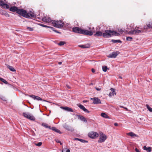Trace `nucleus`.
Here are the masks:
<instances>
[{
    "mask_svg": "<svg viewBox=\"0 0 152 152\" xmlns=\"http://www.w3.org/2000/svg\"><path fill=\"white\" fill-rule=\"evenodd\" d=\"M143 149L147 151V152H151V147H147L146 146L143 147Z\"/></svg>",
    "mask_w": 152,
    "mask_h": 152,
    "instance_id": "nucleus-23",
    "label": "nucleus"
},
{
    "mask_svg": "<svg viewBox=\"0 0 152 152\" xmlns=\"http://www.w3.org/2000/svg\"><path fill=\"white\" fill-rule=\"evenodd\" d=\"M42 20L44 22L47 23H49L52 21L50 17H45L42 19Z\"/></svg>",
    "mask_w": 152,
    "mask_h": 152,
    "instance_id": "nucleus-15",
    "label": "nucleus"
},
{
    "mask_svg": "<svg viewBox=\"0 0 152 152\" xmlns=\"http://www.w3.org/2000/svg\"><path fill=\"white\" fill-rule=\"evenodd\" d=\"M1 99L3 100L4 101H7V100L4 97H2V98H1Z\"/></svg>",
    "mask_w": 152,
    "mask_h": 152,
    "instance_id": "nucleus-44",
    "label": "nucleus"
},
{
    "mask_svg": "<svg viewBox=\"0 0 152 152\" xmlns=\"http://www.w3.org/2000/svg\"><path fill=\"white\" fill-rule=\"evenodd\" d=\"M107 137L102 132H101L99 134V139L98 142L99 143H102L104 142L106 139Z\"/></svg>",
    "mask_w": 152,
    "mask_h": 152,
    "instance_id": "nucleus-5",
    "label": "nucleus"
},
{
    "mask_svg": "<svg viewBox=\"0 0 152 152\" xmlns=\"http://www.w3.org/2000/svg\"><path fill=\"white\" fill-rule=\"evenodd\" d=\"M112 42H113L114 43H116L117 42L118 43H121V41L119 39L117 40H115V39H112L111 40Z\"/></svg>",
    "mask_w": 152,
    "mask_h": 152,
    "instance_id": "nucleus-29",
    "label": "nucleus"
},
{
    "mask_svg": "<svg viewBox=\"0 0 152 152\" xmlns=\"http://www.w3.org/2000/svg\"><path fill=\"white\" fill-rule=\"evenodd\" d=\"M3 1L2 0H0V5L1 6Z\"/></svg>",
    "mask_w": 152,
    "mask_h": 152,
    "instance_id": "nucleus-49",
    "label": "nucleus"
},
{
    "mask_svg": "<svg viewBox=\"0 0 152 152\" xmlns=\"http://www.w3.org/2000/svg\"><path fill=\"white\" fill-rule=\"evenodd\" d=\"M17 13L24 17L27 18L28 17V15H26L27 13L26 11L23 9H18L17 12Z\"/></svg>",
    "mask_w": 152,
    "mask_h": 152,
    "instance_id": "nucleus-4",
    "label": "nucleus"
},
{
    "mask_svg": "<svg viewBox=\"0 0 152 152\" xmlns=\"http://www.w3.org/2000/svg\"><path fill=\"white\" fill-rule=\"evenodd\" d=\"M135 151L136 152H140V151L137 148H135Z\"/></svg>",
    "mask_w": 152,
    "mask_h": 152,
    "instance_id": "nucleus-46",
    "label": "nucleus"
},
{
    "mask_svg": "<svg viewBox=\"0 0 152 152\" xmlns=\"http://www.w3.org/2000/svg\"><path fill=\"white\" fill-rule=\"evenodd\" d=\"M42 125L46 128H47V127H48V124H46L45 123H42Z\"/></svg>",
    "mask_w": 152,
    "mask_h": 152,
    "instance_id": "nucleus-39",
    "label": "nucleus"
},
{
    "mask_svg": "<svg viewBox=\"0 0 152 152\" xmlns=\"http://www.w3.org/2000/svg\"><path fill=\"white\" fill-rule=\"evenodd\" d=\"M72 31L78 34H83L89 36H91L93 35L92 31L86 30L82 29L78 27L73 28L72 29Z\"/></svg>",
    "mask_w": 152,
    "mask_h": 152,
    "instance_id": "nucleus-1",
    "label": "nucleus"
},
{
    "mask_svg": "<svg viewBox=\"0 0 152 152\" xmlns=\"http://www.w3.org/2000/svg\"><path fill=\"white\" fill-rule=\"evenodd\" d=\"M103 33L101 31H97L96 33L94 34V36L96 37L103 36Z\"/></svg>",
    "mask_w": 152,
    "mask_h": 152,
    "instance_id": "nucleus-21",
    "label": "nucleus"
},
{
    "mask_svg": "<svg viewBox=\"0 0 152 152\" xmlns=\"http://www.w3.org/2000/svg\"><path fill=\"white\" fill-rule=\"evenodd\" d=\"M94 98H91L90 99L91 100H93V101H94Z\"/></svg>",
    "mask_w": 152,
    "mask_h": 152,
    "instance_id": "nucleus-56",
    "label": "nucleus"
},
{
    "mask_svg": "<svg viewBox=\"0 0 152 152\" xmlns=\"http://www.w3.org/2000/svg\"><path fill=\"white\" fill-rule=\"evenodd\" d=\"M120 107L122 108H124V107L120 106Z\"/></svg>",
    "mask_w": 152,
    "mask_h": 152,
    "instance_id": "nucleus-59",
    "label": "nucleus"
},
{
    "mask_svg": "<svg viewBox=\"0 0 152 152\" xmlns=\"http://www.w3.org/2000/svg\"><path fill=\"white\" fill-rule=\"evenodd\" d=\"M1 6L4 8L8 9L9 8V5L6 4L4 3L3 2Z\"/></svg>",
    "mask_w": 152,
    "mask_h": 152,
    "instance_id": "nucleus-26",
    "label": "nucleus"
},
{
    "mask_svg": "<svg viewBox=\"0 0 152 152\" xmlns=\"http://www.w3.org/2000/svg\"><path fill=\"white\" fill-rule=\"evenodd\" d=\"M119 78H121V79H122V77H121V76L119 77Z\"/></svg>",
    "mask_w": 152,
    "mask_h": 152,
    "instance_id": "nucleus-60",
    "label": "nucleus"
},
{
    "mask_svg": "<svg viewBox=\"0 0 152 152\" xmlns=\"http://www.w3.org/2000/svg\"><path fill=\"white\" fill-rule=\"evenodd\" d=\"M102 69L103 71L104 72H106L107 69H108L107 66H102Z\"/></svg>",
    "mask_w": 152,
    "mask_h": 152,
    "instance_id": "nucleus-32",
    "label": "nucleus"
},
{
    "mask_svg": "<svg viewBox=\"0 0 152 152\" xmlns=\"http://www.w3.org/2000/svg\"><path fill=\"white\" fill-rule=\"evenodd\" d=\"M23 115L24 117L29 119L33 121L35 120V117L31 115V114H30L28 113H23Z\"/></svg>",
    "mask_w": 152,
    "mask_h": 152,
    "instance_id": "nucleus-7",
    "label": "nucleus"
},
{
    "mask_svg": "<svg viewBox=\"0 0 152 152\" xmlns=\"http://www.w3.org/2000/svg\"><path fill=\"white\" fill-rule=\"evenodd\" d=\"M55 141H56L57 142L59 143V142H60V141L59 140H58V139L55 140Z\"/></svg>",
    "mask_w": 152,
    "mask_h": 152,
    "instance_id": "nucleus-45",
    "label": "nucleus"
},
{
    "mask_svg": "<svg viewBox=\"0 0 152 152\" xmlns=\"http://www.w3.org/2000/svg\"><path fill=\"white\" fill-rule=\"evenodd\" d=\"M18 10V8L17 7H15V6L11 7L10 8V11L13 12H16L17 13Z\"/></svg>",
    "mask_w": 152,
    "mask_h": 152,
    "instance_id": "nucleus-17",
    "label": "nucleus"
},
{
    "mask_svg": "<svg viewBox=\"0 0 152 152\" xmlns=\"http://www.w3.org/2000/svg\"><path fill=\"white\" fill-rule=\"evenodd\" d=\"M51 129H52L53 130L55 131V132L59 133V134H61V132L60 131L56 129V128L54 127H52L51 128Z\"/></svg>",
    "mask_w": 152,
    "mask_h": 152,
    "instance_id": "nucleus-22",
    "label": "nucleus"
},
{
    "mask_svg": "<svg viewBox=\"0 0 152 152\" xmlns=\"http://www.w3.org/2000/svg\"><path fill=\"white\" fill-rule=\"evenodd\" d=\"M2 79V78H0V80H1V79Z\"/></svg>",
    "mask_w": 152,
    "mask_h": 152,
    "instance_id": "nucleus-63",
    "label": "nucleus"
},
{
    "mask_svg": "<svg viewBox=\"0 0 152 152\" xmlns=\"http://www.w3.org/2000/svg\"><path fill=\"white\" fill-rule=\"evenodd\" d=\"M124 108L125 109H127V108L124 107Z\"/></svg>",
    "mask_w": 152,
    "mask_h": 152,
    "instance_id": "nucleus-62",
    "label": "nucleus"
},
{
    "mask_svg": "<svg viewBox=\"0 0 152 152\" xmlns=\"http://www.w3.org/2000/svg\"><path fill=\"white\" fill-rule=\"evenodd\" d=\"M91 71H92V72H93V73H94L95 72V70L94 69H92Z\"/></svg>",
    "mask_w": 152,
    "mask_h": 152,
    "instance_id": "nucleus-47",
    "label": "nucleus"
},
{
    "mask_svg": "<svg viewBox=\"0 0 152 152\" xmlns=\"http://www.w3.org/2000/svg\"><path fill=\"white\" fill-rule=\"evenodd\" d=\"M80 139H79V138H74L75 140H79H79H80Z\"/></svg>",
    "mask_w": 152,
    "mask_h": 152,
    "instance_id": "nucleus-50",
    "label": "nucleus"
},
{
    "mask_svg": "<svg viewBox=\"0 0 152 152\" xmlns=\"http://www.w3.org/2000/svg\"><path fill=\"white\" fill-rule=\"evenodd\" d=\"M62 63V62H58V64H61Z\"/></svg>",
    "mask_w": 152,
    "mask_h": 152,
    "instance_id": "nucleus-57",
    "label": "nucleus"
},
{
    "mask_svg": "<svg viewBox=\"0 0 152 152\" xmlns=\"http://www.w3.org/2000/svg\"><path fill=\"white\" fill-rule=\"evenodd\" d=\"M83 102H88V101H87V100H83Z\"/></svg>",
    "mask_w": 152,
    "mask_h": 152,
    "instance_id": "nucleus-55",
    "label": "nucleus"
},
{
    "mask_svg": "<svg viewBox=\"0 0 152 152\" xmlns=\"http://www.w3.org/2000/svg\"><path fill=\"white\" fill-rule=\"evenodd\" d=\"M127 134L130 136H131L132 137H133L134 136L137 137V135L134 134L132 132H130L129 133H128Z\"/></svg>",
    "mask_w": 152,
    "mask_h": 152,
    "instance_id": "nucleus-28",
    "label": "nucleus"
},
{
    "mask_svg": "<svg viewBox=\"0 0 152 152\" xmlns=\"http://www.w3.org/2000/svg\"><path fill=\"white\" fill-rule=\"evenodd\" d=\"M42 143L41 142H40L38 143H35V144L36 146H40L42 145Z\"/></svg>",
    "mask_w": 152,
    "mask_h": 152,
    "instance_id": "nucleus-38",
    "label": "nucleus"
},
{
    "mask_svg": "<svg viewBox=\"0 0 152 152\" xmlns=\"http://www.w3.org/2000/svg\"><path fill=\"white\" fill-rule=\"evenodd\" d=\"M0 13L2 15H4L6 16H8V17L9 16V15L8 13H7L5 11H4V10L1 11L0 12Z\"/></svg>",
    "mask_w": 152,
    "mask_h": 152,
    "instance_id": "nucleus-24",
    "label": "nucleus"
},
{
    "mask_svg": "<svg viewBox=\"0 0 152 152\" xmlns=\"http://www.w3.org/2000/svg\"><path fill=\"white\" fill-rule=\"evenodd\" d=\"M66 43V42L64 41H61L58 44V45L60 46H62L64 45V44Z\"/></svg>",
    "mask_w": 152,
    "mask_h": 152,
    "instance_id": "nucleus-34",
    "label": "nucleus"
},
{
    "mask_svg": "<svg viewBox=\"0 0 152 152\" xmlns=\"http://www.w3.org/2000/svg\"><path fill=\"white\" fill-rule=\"evenodd\" d=\"M53 26L57 28H61L64 26V23L61 20L59 21L53 20L52 22Z\"/></svg>",
    "mask_w": 152,
    "mask_h": 152,
    "instance_id": "nucleus-3",
    "label": "nucleus"
},
{
    "mask_svg": "<svg viewBox=\"0 0 152 152\" xmlns=\"http://www.w3.org/2000/svg\"><path fill=\"white\" fill-rule=\"evenodd\" d=\"M59 143H60V144L61 145H62V144L61 142H59Z\"/></svg>",
    "mask_w": 152,
    "mask_h": 152,
    "instance_id": "nucleus-58",
    "label": "nucleus"
},
{
    "mask_svg": "<svg viewBox=\"0 0 152 152\" xmlns=\"http://www.w3.org/2000/svg\"><path fill=\"white\" fill-rule=\"evenodd\" d=\"M63 126L64 128L68 131L72 132L74 130V129L73 128H71L69 126L67 125L66 124H65Z\"/></svg>",
    "mask_w": 152,
    "mask_h": 152,
    "instance_id": "nucleus-16",
    "label": "nucleus"
},
{
    "mask_svg": "<svg viewBox=\"0 0 152 152\" xmlns=\"http://www.w3.org/2000/svg\"><path fill=\"white\" fill-rule=\"evenodd\" d=\"M133 39L131 37H126V39L127 41H131Z\"/></svg>",
    "mask_w": 152,
    "mask_h": 152,
    "instance_id": "nucleus-37",
    "label": "nucleus"
},
{
    "mask_svg": "<svg viewBox=\"0 0 152 152\" xmlns=\"http://www.w3.org/2000/svg\"><path fill=\"white\" fill-rule=\"evenodd\" d=\"M39 25L40 26H41L42 27H44V25L42 24H40Z\"/></svg>",
    "mask_w": 152,
    "mask_h": 152,
    "instance_id": "nucleus-54",
    "label": "nucleus"
},
{
    "mask_svg": "<svg viewBox=\"0 0 152 152\" xmlns=\"http://www.w3.org/2000/svg\"><path fill=\"white\" fill-rule=\"evenodd\" d=\"M95 88L98 91H100L101 90V88H99L96 87H95Z\"/></svg>",
    "mask_w": 152,
    "mask_h": 152,
    "instance_id": "nucleus-43",
    "label": "nucleus"
},
{
    "mask_svg": "<svg viewBox=\"0 0 152 152\" xmlns=\"http://www.w3.org/2000/svg\"><path fill=\"white\" fill-rule=\"evenodd\" d=\"M7 67L12 72H15L16 71L15 69L12 66L8 65Z\"/></svg>",
    "mask_w": 152,
    "mask_h": 152,
    "instance_id": "nucleus-27",
    "label": "nucleus"
},
{
    "mask_svg": "<svg viewBox=\"0 0 152 152\" xmlns=\"http://www.w3.org/2000/svg\"><path fill=\"white\" fill-rule=\"evenodd\" d=\"M1 81L6 84H7L8 83L3 78L1 79Z\"/></svg>",
    "mask_w": 152,
    "mask_h": 152,
    "instance_id": "nucleus-41",
    "label": "nucleus"
},
{
    "mask_svg": "<svg viewBox=\"0 0 152 152\" xmlns=\"http://www.w3.org/2000/svg\"><path fill=\"white\" fill-rule=\"evenodd\" d=\"M110 90L111 91V92H110L109 94V97H111L112 96H114V94L116 95V94L115 89L113 88H111Z\"/></svg>",
    "mask_w": 152,
    "mask_h": 152,
    "instance_id": "nucleus-14",
    "label": "nucleus"
},
{
    "mask_svg": "<svg viewBox=\"0 0 152 152\" xmlns=\"http://www.w3.org/2000/svg\"><path fill=\"white\" fill-rule=\"evenodd\" d=\"M134 30H131L129 32L128 34H134Z\"/></svg>",
    "mask_w": 152,
    "mask_h": 152,
    "instance_id": "nucleus-40",
    "label": "nucleus"
},
{
    "mask_svg": "<svg viewBox=\"0 0 152 152\" xmlns=\"http://www.w3.org/2000/svg\"><path fill=\"white\" fill-rule=\"evenodd\" d=\"M26 15H27L28 16V17L26 18H29L31 17L34 18L36 16L34 12L31 11H30L29 13L27 12Z\"/></svg>",
    "mask_w": 152,
    "mask_h": 152,
    "instance_id": "nucleus-11",
    "label": "nucleus"
},
{
    "mask_svg": "<svg viewBox=\"0 0 152 152\" xmlns=\"http://www.w3.org/2000/svg\"><path fill=\"white\" fill-rule=\"evenodd\" d=\"M79 46L81 48H87L89 47V46H87V45H79Z\"/></svg>",
    "mask_w": 152,
    "mask_h": 152,
    "instance_id": "nucleus-35",
    "label": "nucleus"
},
{
    "mask_svg": "<svg viewBox=\"0 0 152 152\" xmlns=\"http://www.w3.org/2000/svg\"><path fill=\"white\" fill-rule=\"evenodd\" d=\"M118 31L119 32H123V31L121 29L119 30Z\"/></svg>",
    "mask_w": 152,
    "mask_h": 152,
    "instance_id": "nucleus-52",
    "label": "nucleus"
},
{
    "mask_svg": "<svg viewBox=\"0 0 152 152\" xmlns=\"http://www.w3.org/2000/svg\"><path fill=\"white\" fill-rule=\"evenodd\" d=\"M88 136L90 138L94 139L99 136V134L96 132H91L88 134Z\"/></svg>",
    "mask_w": 152,
    "mask_h": 152,
    "instance_id": "nucleus-6",
    "label": "nucleus"
},
{
    "mask_svg": "<svg viewBox=\"0 0 152 152\" xmlns=\"http://www.w3.org/2000/svg\"><path fill=\"white\" fill-rule=\"evenodd\" d=\"M30 96L34 100H36L38 101L40 100L42 101H46V100H43L41 98L37 96H36L34 95H31Z\"/></svg>",
    "mask_w": 152,
    "mask_h": 152,
    "instance_id": "nucleus-10",
    "label": "nucleus"
},
{
    "mask_svg": "<svg viewBox=\"0 0 152 152\" xmlns=\"http://www.w3.org/2000/svg\"><path fill=\"white\" fill-rule=\"evenodd\" d=\"M78 106L85 112L87 113H89V111L87 109H86L83 105L81 104H78Z\"/></svg>",
    "mask_w": 152,
    "mask_h": 152,
    "instance_id": "nucleus-13",
    "label": "nucleus"
},
{
    "mask_svg": "<svg viewBox=\"0 0 152 152\" xmlns=\"http://www.w3.org/2000/svg\"><path fill=\"white\" fill-rule=\"evenodd\" d=\"M114 125L115 126H118V124L117 123H115L114 124Z\"/></svg>",
    "mask_w": 152,
    "mask_h": 152,
    "instance_id": "nucleus-51",
    "label": "nucleus"
},
{
    "mask_svg": "<svg viewBox=\"0 0 152 152\" xmlns=\"http://www.w3.org/2000/svg\"><path fill=\"white\" fill-rule=\"evenodd\" d=\"M26 29L28 30L29 31H33L34 30L33 28L30 27H28V26L27 27Z\"/></svg>",
    "mask_w": 152,
    "mask_h": 152,
    "instance_id": "nucleus-36",
    "label": "nucleus"
},
{
    "mask_svg": "<svg viewBox=\"0 0 152 152\" xmlns=\"http://www.w3.org/2000/svg\"><path fill=\"white\" fill-rule=\"evenodd\" d=\"M62 152H70V150L67 149L66 148H64L63 149L62 151Z\"/></svg>",
    "mask_w": 152,
    "mask_h": 152,
    "instance_id": "nucleus-31",
    "label": "nucleus"
},
{
    "mask_svg": "<svg viewBox=\"0 0 152 152\" xmlns=\"http://www.w3.org/2000/svg\"><path fill=\"white\" fill-rule=\"evenodd\" d=\"M45 27H47V28H51L53 31H55V32H56L57 33H59L60 32L58 31H56V30H54V28L53 27H50V26H46L45 25Z\"/></svg>",
    "mask_w": 152,
    "mask_h": 152,
    "instance_id": "nucleus-30",
    "label": "nucleus"
},
{
    "mask_svg": "<svg viewBox=\"0 0 152 152\" xmlns=\"http://www.w3.org/2000/svg\"><path fill=\"white\" fill-rule=\"evenodd\" d=\"M76 116H77L78 119H80L81 121L86 122H87V121L86 119L83 116L79 115H76Z\"/></svg>",
    "mask_w": 152,
    "mask_h": 152,
    "instance_id": "nucleus-18",
    "label": "nucleus"
},
{
    "mask_svg": "<svg viewBox=\"0 0 152 152\" xmlns=\"http://www.w3.org/2000/svg\"><path fill=\"white\" fill-rule=\"evenodd\" d=\"M93 103L94 104H101V100L99 98L94 97V101H93Z\"/></svg>",
    "mask_w": 152,
    "mask_h": 152,
    "instance_id": "nucleus-12",
    "label": "nucleus"
},
{
    "mask_svg": "<svg viewBox=\"0 0 152 152\" xmlns=\"http://www.w3.org/2000/svg\"><path fill=\"white\" fill-rule=\"evenodd\" d=\"M146 107L148 110L150 112H152V108L150 107L149 105L148 104L146 105Z\"/></svg>",
    "mask_w": 152,
    "mask_h": 152,
    "instance_id": "nucleus-33",
    "label": "nucleus"
},
{
    "mask_svg": "<svg viewBox=\"0 0 152 152\" xmlns=\"http://www.w3.org/2000/svg\"><path fill=\"white\" fill-rule=\"evenodd\" d=\"M112 35L119 36L120 34L115 31H112L109 30H105L103 34V37L104 38H109L111 37Z\"/></svg>",
    "mask_w": 152,
    "mask_h": 152,
    "instance_id": "nucleus-2",
    "label": "nucleus"
},
{
    "mask_svg": "<svg viewBox=\"0 0 152 152\" xmlns=\"http://www.w3.org/2000/svg\"><path fill=\"white\" fill-rule=\"evenodd\" d=\"M144 29L152 28V22H149L147 26H144Z\"/></svg>",
    "mask_w": 152,
    "mask_h": 152,
    "instance_id": "nucleus-20",
    "label": "nucleus"
},
{
    "mask_svg": "<svg viewBox=\"0 0 152 152\" xmlns=\"http://www.w3.org/2000/svg\"><path fill=\"white\" fill-rule=\"evenodd\" d=\"M101 116L102 117L107 118H110L105 113H101Z\"/></svg>",
    "mask_w": 152,
    "mask_h": 152,
    "instance_id": "nucleus-25",
    "label": "nucleus"
},
{
    "mask_svg": "<svg viewBox=\"0 0 152 152\" xmlns=\"http://www.w3.org/2000/svg\"><path fill=\"white\" fill-rule=\"evenodd\" d=\"M79 141H80L81 142H83V143L86 142H88L87 141H86L85 140L80 139V140H79Z\"/></svg>",
    "mask_w": 152,
    "mask_h": 152,
    "instance_id": "nucleus-42",
    "label": "nucleus"
},
{
    "mask_svg": "<svg viewBox=\"0 0 152 152\" xmlns=\"http://www.w3.org/2000/svg\"><path fill=\"white\" fill-rule=\"evenodd\" d=\"M124 108L125 109H127V108L124 107Z\"/></svg>",
    "mask_w": 152,
    "mask_h": 152,
    "instance_id": "nucleus-61",
    "label": "nucleus"
},
{
    "mask_svg": "<svg viewBox=\"0 0 152 152\" xmlns=\"http://www.w3.org/2000/svg\"><path fill=\"white\" fill-rule=\"evenodd\" d=\"M119 53H120L118 51L113 52L109 54L107 57L110 58H115Z\"/></svg>",
    "mask_w": 152,
    "mask_h": 152,
    "instance_id": "nucleus-8",
    "label": "nucleus"
},
{
    "mask_svg": "<svg viewBox=\"0 0 152 152\" xmlns=\"http://www.w3.org/2000/svg\"><path fill=\"white\" fill-rule=\"evenodd\" d=\"M48 127H47V128H49V129H51V127H50V126H48Z\"/></svg>",
    "mask_w": 152,
    "mask_h": 152,
    "instance_id": "nucleus-53",
    "label": "nucleus"
},
{
    "mask_svg": "<svg viewBox=\"0 0 152 152\" xmlns=\"http://www.w3.org/2000/svg\"><path fill=\"white\" fill-rule=\"evenodd\" d=\"M61 108L63 109L64 110L66 111H69V112H73V110L68 107H61Z\"/></svg>",
    "mask_w": 152,
    "mask_h": 152,
    "instance_id": "nucleus-19",
    "label": "nucleus"
},
{
    "mask_svg": "<svg viewBox=\"0 0 152 152\" xmlns=\"http://www.w3.org/2000/svg\"><path fill=\"white\" fill-rule=\"evenodd\" d=\"M139 27H136L134 30V35H137L138 34L142 33L143 31V30L142 29H139Z\"/></svg>",
    "mask_w": 152,
    "mask_h": 152,
    "instance_id": "nucleus-9",
    "label": "nucleus"
},
{
    "mask_svg": "<svg viewBox=\"0 0 152 152\" xmlns=\"http://www.w3.org/2000/svg\"><path fill=\"white\" fill-rule=\"evenodd\" d=\"M45 25H44V27H45Z\"/></svg>",
    "mask_w": 152,
    "mask_h": 152,
    "instance_id": "nucleus-64",
    "label": "nucleus"
},
{
    "mask_svg": "<svg viewBox=\"0 0 152 152\" xmlns=\"http://www.w3.org/2000/svg\"><path fill=\"white\" fill-rule=\"evenodd\" d=\"M66 86L69 89H70V88H71L70 87L69 85H66Z\"/></svg>",
    "mask_w": 152,
    "mask_h": 152,
    "instance_id": "nucleus-48",
    "label": "nucleus"
}]
</instances>
